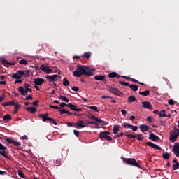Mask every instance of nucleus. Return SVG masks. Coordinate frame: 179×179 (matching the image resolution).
I'll use <instances>...</instances> for the list:
<instances>
[{"instance_id": "obj_19", "label": "nucleus", "mask_w": 179, "mask_h": 179, "mask_svg": "<svg viewBox=\"0 0 179 179\" xmlns=\"http://www.w3.org/2000/svg\"><path fill=\"white\" fill-rule=\"evenodd\" d=\"M139 129H141V132H146L149 131V126L147 124H141L140 125Z\"/></svg>"}, {"instance_id": "obj_28", "label": "nucleus", "mask_w": 179, "mask_h": 179, "mask_svg": "<svg viewBox=\"0 0 179 179\" xmlns=\"http://www.w3.org/2000/svg\"><path fill=\"white\" fill-rule=\"evenodd\" d=\"M129 87L133 90V92H136L138 89V85H135L134 84H131L129 85Z\"/></svg>"}, {"instance_id": "obj_23", "label": "nucleus", "mask_w": 179, "mask_h": 179, "mask_svg": "<svg viewBox=\"0 0 179 179\" xmlns=\"http://www.w3.org/2000/svg\"><path fill=\"white\" fill-rule=\"evenodd\" d=\"M94 79H95V80H104L106 79V76L105 75H102V76L97 75L94 77Z\"/></svg>"}, {"instance_id": "obj_11", "label": "nucleus", "mask_w": 179, "mask_h": 179, "mask_svg": "<svg viewBox=\"0 0 179 179\" xmlns=\"http://www.w3.org/2000/svg\"><path fill=\"white\" fill-rule=\"evenodd\" d=\"M86 124H83V120H78L76 123H74V128L79 129V128H85Z\"/></svg>"}, {"instance_id": "obj_17", "label": "nucleus", "mask_w": 179, "mask_h": 179, "mask_svg": "<svg viewBox=\"0 0 179 179\" xmlns=\"http://www.w3.org/2000/svg\"><path fill=\"white\" fill-rule=\"evenodd\" d=\"M148 139H151V141H153V142H157V141H159V139H160V138H159V136L155 135V134L150 132Z\"/></svg>"}, {"instance_id": "obj_15", "label": "nucleus", "mask_w": 179, "mask_h": 179, "mask_svg": "<svg viewBox=\"0 0 179 179\" xmlns=\"http://www.w3.org/2000/svg\"><path fill=\"white\" fill-rule=\"evenodd\" d=\"M34 83L37 86H41V85L44 83V78H35L34 80Z\"/></svg>"}, {"instance_id": "obj_52", "label": "nucleus", "mask_w": 179, "mask_h": 179, "mask_svg": "<svg viewBox=\"0 0 179 179\" xmlns=\"http://www.w3.org/2000/svg\"><path fill=\"white\" fill-rule=\"evenodd\" d=\"M45 72H46V73H51V72H52V69H50V67L48 66L45 70Z\"/></svg>"}, {"instance_id": "obj_50", "label": "nucleus", "mask_w": 179, "mask_h": 179, "mask_svg": "<svg viewBox=\"0 0 179 179\" xmlns=\"http://www.w3.org/2000/svg\"><path fill=\"white\" fill-rule=\"evenodd\" d=\"M130 129H132L135 132L138 131V127L131 124V126L130 127Z\"/></svg>"}, {"instance_id": "obj_61", "label": "nucleus", "mask_w": 179, "mask_h": 179, "mask_svg": "<svg viewBox=\"0 0 179 179\" xmlns=\"http://www.w3.org/2000/svg\"><path fill=\"white\" fill-rule=\"evenodd\" d=\"M153 118H152V117L150 116H148L147 117V121H148V122H152Z\"/></svg>"}, {"instance_id": "obj_63", "label": "nucleus", "mask_w": 179, "mask_h": 179, "mask_svg": "<svg viewBox=\"0 0 179 179\" xmlns=\"http://www.w3.org/2000/svg\"><path fill=\"white\" fill-rule=\"evenodd\" d=\"M60 107H68V104L62 102L60 103Z\"/></svg>"}, {"instance_id": "obj_22", "label": "nucleus", "mask_w": 179, "mask_h": 179, "mask_svg": "<svg viewBox=\"0 0 179 179\" xmlns=\"http://www.w3.org/2000/svg\"><path fill=\"white\" fill-rule=\"evenodd\" d=\"M108 78H117V79H120L121 76L118 75V73L115 72H112L108 74Z\"/></svg>"}, {"instance_id": "obj_16", "label": "nucleus", "mask_w": 179, "mask_h": 179, "mask_svg": "<svg viewBox=\"0 0 179 179\" xmlns=\"http://www.w3.org/2000/svg\"><path fill=\"white\" fill-rule=\"evenodd\" d=\"M88 118H90V120H94V121H96V122H99V124H101V122H103V120H101V119L97 118L96 116H94L92 113H90L88 115Z\"/></svg>"}, {"instance_id": "obj_36", "label": "nucleus", "mask_w": 179, "mask_h": 179, "mask_svg": "<svg viewBox=\"0 0 179 179\" xmlns=\"http://www.w3.org/2000/svg\"><path fill=\"white\" fill-rule=\"evenodd\" d=\"M162 157L165 159L166 160L169 159L170 157V154L169 152H165L162 154Z\"/></svg>"}, {"instance_id": "obj_21", "label": "nucleus", "mask_w": 179, "mask_h": 179, "mask_svg": "<svg viewBox=\"0 0 179 179\" xmlns=\"http://www.w3.org/2000/svg\"><path fill=\"white\" fill-rule=\"evenodd\" d=\"M12 120V116L9 114H7L3 117V121L4 122H8V121H10Z\"/></svg>"}, {"instance_id": "obj_44", "label": "nucleus", "mask_w": 179, "mask_h": 179, "mask_svg": "<svg viewBox=\"0 0 179 179\" xmlns=\"http://www.w3.org/2000/svg\"><path fill=\"white\" fill-rule=\"evenodd\" d=\"M20 65H27V60L22 59L19 62Z\"/></svg>"}, {"instance_id": "obj_48", "label": "nucleus", "mask_w": 179, "mask_h": 179, "mask_svg": "<svg viewBox=\"0 0 179 179\" xmlns=\"http://www.w3.org/2000/svg\"><path fill=\"white\" fill-rule=\"evenodd\" d=\"M119 84L122 85L123 86H129V83H127V82L120 81Z\"/></svg>"}, {"instance_id": "obj_7", "label": "nucleus", "mask_w": 179, "mask_h": 179, "mask_svg": "<svg viewBox=\"0 0 179 179\" xmlns=\"http://www.w3.org/2000/svg\"><path fill=\"white\" fill-rule=\"evenodd\" d=\"M6 150H8V148L0 143V155L3 156L5 159H9V157L6 155Z\"/></svg>"}, {"instance_id": "obj_55", "label": "nucleus", "mask_w": 179, "mask_h": 179, "mask_svg": "<svg viewBox=\"0 0 179 179\" xmlns=\"http://www.w3.org/2000/svg\"><path fill=\"white\" fill-rule=\"evenodd\" d=\"M168 103L169 104V106H174V100L173 99H170L169 101H168Z\"/></svg>"}, {"instance_id": "obj_53", "label": "nucleus", "mask_w": 179, "mask_h": 179, "mask_svg": "<svg viewBox=\"0 0 179 179\" xmlns=\"http://www.w3.org/2000/svg\"><path fill=\"white\" fill-rule=\"evenodd\" d=\"M71 90H73V92H79V87L76 86L72 87Z\"/></svg>"}, {"instance_id": "obj_20", "label": "nucleus", "mask_w": 179, "mask_h": 179, "mask_svg": "<svg viewBox=\"0 0 179 179\" xmlns=\"http://www.w3.org/2000/svg\"><path fill=\"white\" fill-rule=\"evenodd\" d=\"M18 91L20 93L22 94V96H27V91L24 90V87H18Z\"/></svg>"}, {"instance_id": "obj_33", "label": "nucleus", "mask_w": 179, "mask_h": 179, "mask_svg": "<svg viewBox=\"0 0 179 179\" xmlns=\"http://www.w3.org/2000/svg\"><path fill=\"white\" fill-rule=\"evenodd\" d=\"M159 118H163V117H166V110H162L159 113Z\"/></svg>"}, {"instance_id": "obj_42", "label": "nucleus", "mask_w": 179, "mask_h": 179, "mask_svg": "<svg viewBox=\"0 0 179 179\" xmlns=\"http://www.w3.org/2000/svg\"><path fill=\"white\" fill-rule=\"evenodd\" d=\"M99 125V123H97V122H88L87 123L85 124L86 127H87V125Z\"/></svg>"}, {"instance_id": "obj_41", "label": "nucleus", "mask_w": 179, "mask_h": 179, "mask_svg": "<svg viewBox=\"0 0 179 179\" xmlns=\"http://www.w3.org/2000/svg\"><path fill=\"white\" fill-rule=\"evenodd\" d=\"M91 55H92V54H90V52H85L83 55V56H82V57H83V58L84 57V58L89 59V58H90Z\"/></svg>"}, {"instance_id": "obj_31", "label": "nucleus", "mask_w": 179, "mask_h": 179, "mask_svg": "<svg viewBox=\"0 0 179 179\" xmlns=\"http://www.w3.org/2000/svg\"><path fill=\"white\" fill-rule=\"evenodd\" d=\"M3 106H6V107H8V106H15V101H9V102H4L3 103Z\"/></svg>"}, {"instance_id": "obj_8", "label": "nucleus", "mask_w": 179, "mask_h": 179, "mask_svg": "<svg viewBox=\"0 0 179 179\" xmlns=\"http://www.w3.org/2000/svg\"><path fill=\"white\" fill-rule=\"evenodd\" d=\"M172 152L176 157H179V143H176L173 145Z\"/></svg>"}, {"instance_id": "obj_24", "label": "nucleus", "mask_w": 179, "mask_h": 179, "mask_svg": "<svg viewBox=\"0 0 179 179\" xmlns=\"http://www.w3.org/2000/svg\"><path fill=\"white\" fill-rule=\"evenodd\" d=\"M25 110L29 111V113H31L32 114H34L37 111V109L34 107H27L25 108Z\"/></svg>"}, {"instance_id": "obj_40", "label": "nucleus", "mask_w": 179, "mask_h": 179, "mask_svg": "<svg viewBox=\"0 0 179 179\" xmlns=\"http://www.w3.org/2000/svg\"><path fill=\"white\" fill-rule=\"evenodd\" d=\"M59 99L62 100V101H66V103H69V99L66 98V96H59Z\"/></svg>"}, {"instance_id": "obj_27", "label": "nucleus", "mask_w": 179, "mask_h": 179, "mask_svg": "<svg viewBox=\"0 0 179 179\" xmlns=\"http://www.w3.org/2000/svg\"><path fill=\"white\" fill-rule=\"evenodd\" d=\"M30 87V85H29L28 83H26L24 84V89L27 93H31V92H33V90H31V88H29Z\"/></svg>"}, {"instance_id": "obj_2", "label": "nucleus", "mask_w": 179, "mask_h": 179, "mask_svg": "<svg viewBox=\"0 0 179 179\" xmlns=\"http://www.w3.org/2000/svg\"><path fill=\"white\" fill-rule=\"evenodd\" d=\"M121 159L124 164H128V166H132L133 167H138V169H141V164L136 162L135 158H125L122 157Z\"/></svg>"}, {"instance_id": "obj_25", "label": "nucleus", "mask_w": 179, "mask_h": 179, "mask_svg": "<svg viewBox=\"0 0 179 179\" xmlns=\"http://www.w3.org/2000/svg\"><path fill=\"white\" fill-rule=\"evenodd\" d=\"M113 131V134L115 135H117L118 134V131H120V125L118 124L114 125Z\"/></svg>"}, {"instance_id": "obj_35", "label": "nucleus", "mask_w": 179, "mask_h": 179, "mask_svg": "<svg viewBox=\"0 0 179 179\" xmlns=\"http://www.w3.org/2000/svg\"><path fill=\"white\" fill-rule=\"evenodd\" d=\"M124 136H127V138H129V139H135V138H136V135L134 134H125Z\"/></svg>"}, {"instance_id": "obj_39", "label": "nucleus", "mask_w": 179, "mask_h": 179, "mask_svg": "<svg viewBox=\"0 0 179 179\" xmlns=\"http://www.w3.org/2000/svg\"><path fill=\"white\" fill-rule=\"evenodd\" d=\"M178 169H179V162H176V164H174L172 166V169L173 170H178Z\"/></svg>"}, {"instance_id": "obj_18", "label": "nucleus", "mask_w": 179, "mask_h": 179, "mask_svg": "<svg viewBox=\"0 0 179 179\" xmlns=\"http://www.w3.org/2000/svg\"><path fill=\"white\" fill-rule=\"evenodd\" d=\"M29 72H30L29 70H25L24 71H23V70H18L17 73L22 78V76H24V75H29Z\"/></svg>"}, {"instance_id": "obj_47", "label": "nucleus", "mask_w": 179, "mask_h": 179, "mask_svg": "<svg viewBox=\"0 0 179 179\" xmlns=\"http://www.w3.org/2000/svg\"><path fill=\"white\" fill-rule=\"evenodd\" d=\"M136 138H137L138 141H143V137H142V134H136Z\"/></svg>"}, {"instance_id": "obj_58", "label": "nucleus", "mask_w": 179, "mask_h": 179, "mask_svg": "<svg viewBox=\"0 0 179 179\" xmlns=\"http://www.w3.org/2000/svg\"><path fill=\"white\" fill-rule=\"evenodd\" d=\"M3 100H5V94L0 96V103H2Z\"/></svg>"}, {"instance_id": "obj_62", "label": "nucleus", "mask_w": 179, "mask_h": 179, "mask_svg": "<svg viewBox=\"0 0 179 179\" xmlns=\"http://www.w3.org/2000/svg\"><path fill=\"white\" fill-rule=\"evenodd\" d=\"M33 97L31 96V95H28L26 98L25 100H32Z\"/></svg>"}, {"instance_id": "obj_3", "label": "nucleus", "mask_w": 179, "mask_h": 179, "mask_svg": "<svg viewBox=\"0 0 179 179\" xmlns=\"http://www.w3.org/2000/svg\"><path fill=\"white\" fill-rule=\"evenodd\" d=\"M38 117H39V118L42 119V121H43V122L49 121L50 122H52L53 125H57V123L55 121V120H54V118L49 117L48 113L39 114Z\"/></svg>"}, {"instance_id": "obj_56", "label": "nucleus", "mask_w": 179, "mask_h": 179, "mask_svg": "<svg viewBox=\"0 0 179 179\" xmlns=\"http://www.w3.org/2000/svg\"><path fill=\"white\" fill-rule=\"evenodd\" d=\"M15 110H18L20 108V105H19L18 103H15Z\"/></svg>"}, {"instance_id": "obj_5", "label": "nucleus", "mask_w": 179, "mask_h": 179, "mask_svg": "<svg viewBox=\"0 0 179 179\" xmlns=\"http://www.w3.org/2000/svg\"><path fill=\"white\" fill-rule=\"evenodd\" d=\"M108 135H111V133L108 131H101L99 136L101 140L105 139L106 141H113V138Z\"/></svg>"}, {"instance_id": "obj_6", "label": "nucleus", "mask_w": 179, "mask_h": 179, "mask_svg": "<svg viewBox=\"0 0 179 179\" xmlns=\"http://www.w3.org/2000/svg\"><path fill=\"white\" fill-rule=\"evenodd\" d=\"M6 142H8L10 145H14V146H21L22 143L20 141H17L12 137H8L6 139Z\"/></svg>"}, {"instance_id": "obj_30", "label": "nucleus", "mask_w": 179, "mask_h": 179, "mask_svg": "<svg viewBox=\"0 0 179 179\" xmlns=\"http://www.w3.org/2000/svg\"><path fill=\"white\" fill-rule=\"evenodd\" d=\"M0 62L1 64H5V65H12V64L7 62L6 59L3 57H0Z\"/></svg>"}, {"instance_id": "obj_34", "label": "nucleus", "mask_w": 179, "mask_h": 179, "mask_svg": "<svg viewBox=\"0 0 179 179\" xmlns=\"http://www.w3.org/2000/svg\"><path fill=\"white\" fill-rule=\"evenodd\" d=\"M11 78H13V79H22V78L20 77V76L18 75L17 73H13Z\"/></svg>"}, {"instance_id": "obj_64", "label": "nucleus", "mask_w": 179, "mask_h": 179, "mask_svg": "<svg viewBox=\"0 0 179 179\" xmlns=\"http://www.w3.org/2000/svg\"><path fill=\"white\" fill-rule=\"evenodd\" d=\"M121 113H122V115H127V110L125 109H122L121 110Z\"/></svg>"}, {"instance_id": "obj_10", "label": "nucleus", "mask_w": 179, "mask_h": 179, "mask_svg": "<svg viewBox=\"0 0 179 179\" xmlns=\"http://www.w3.org/2000/svg\"><path fill=\"white\" fill-rule=\"evenodd\" d=\"M141 104L143 108H147V110H152V108H153V106H152V103L149 101H144L141 102Z\"/></svg>"}, {"instance_id": "obj_26", "label": "nucleus", "mask_w": 179, "mask_h": 179, "mask_svg": "<svg viewBox=\"0 0 179 179\" xmlns=\"http://www.w3.org/2000/svg\"><path fill=\"white\" fill-rule=\"evenodd\" d=\"M139 94H140L141 96H149V94H150V91L149 90H146L144 91V92H139Z\"/></svg>"}, {"instance_id": "obj_54", "label": "nucleus", "mask_w": 179, "mask_h": 179, "mask_svg": "<svg viewBox=\"0 0 179 179\" xmlns=\"http://www.w3.org/2000/svg\"><path fill=\"white\" fill-rule=\"evenodd\" d=\"M32 106H34V107H38V101H34L32 103Z\"/></svg>"}, {"instance_id": "obj_12", "label": "nucleus", "mask_w": 179, "mask_h": 179, "mask_svg": "<svg viewBox=\"0 0 179 179\" xmlns=\"http://www.w3.org/2000/svg\"><path fill=\"white\" fill-rule=\"evenodd\" d=\"M108 91L110 92V93H113V94H115L116 96H120L121 95V92L117 88L110 87L108 88Z\"/></svg>"}, {"instance_id": "obj_43", "label": "nucleus", "mask_w": 179, "mask_h": 179, "mask_svg": "<svg viewBox=\"0 0 179 179\" xmlns=\"http://www.w3.org/2000/svg\"><path fill=\"white\" fill-rule=\"evenodd\" d=\"M48 66H47L45 64H42V65H41L39 69H40L41 71H43V72H45L46 68H48Z\"/></svg>"}, {"instance_id": "obj_14", "label": "nucleus", "mask_w": 179, "mask_h": 179, "mask_svg": "<svg viewBox=\"0 0 179 179\" xmlns=\"http://www.w3.org/2000/svg\"><path fill=\"white\" fill-rule=\"evenodd\" d=\"M146 145H148V146H150V148H152L153 149H156L157 150H161L162 148H160V146H159L157 144H155L152 142H147Z\"/></svg>"}, {"instance_id": "obj_45", "label": "nucleus", "mask_w": 179, "mask_h": 179, "mask_svg": "<svg viewBox=\"0 0 179 179\" xmlns=\"http://www.w3.org/2000/svg\"><path fill=\"white\" fill-rule=\"evenodd\" d=\"M17 173H18L19 177H20L21 178H24V173H23L22 171L18 170Z\"/></svg>"}, {"instance_id": "obj_46", "label": "nucleus", "mask_w": 179, "mask_h": 179, "mask_svg": "<svg viewBox=\"0 0 179 179\" xmlns=\"http://www.w3.org/2000/svg\"><path fill=\"white\" fill-rule=\"evenodd\" d=\"M50 108H54V110H61V108L58 106L49 105Z\"/></svg>"}, {"instance_id": "obj_37", "label": "nucleus", "mask_w": 179, "mask_h": 179, "mask_svg": "<svg viewBox=\"0 0 179 179\" xmlns=\"http://www.w3.org/2000/svg\"><path fill=\"white\" fill-rule=\"evenodd\" d=\"M63 85L64 86H69V80H68V78L63 79Z\"/></svg>"}, {"instance_id": "obj_59", "label": "nucleus", "mask_w": 179, "mask_h": 179, "mask_svg": "<svg viewBox=\"0 0 179 179\" xmlns=\"http://www.w3.org/2000/svg\"><path fill=\"white\" fill-rule=\"evenodd\" d=\"M73 134L76 136H79V131L73 130Z\"/></svg>"}, {"instance_id": "obj_29", "label": "nucleus", "mask_w": 179, "mask_h": 179, "mask_svg": "<svg viewBox=\"0 0 179 179\" xmlns=\"http://www.w3.org/2000/svg\"><path fill=\"white\" fill-rule=\"evenodd\" d=\"M136 101V98L134 96H130L128 97L129 103H134Z\"/></svg>"}, {"instance_id": "obj_57", "label": "nucleus", "mask_w": 179, "mask_h": 179, "mask_svg": "<svg viewBox=\"0 0 179 179\" xmlns=\"http://www.w3.org/2000/svg\"><path fill=\"white\" fill-rule=\"evenodd\" d=\"M20 139H22V141H27V139H29V138L27 137V135H24L23 136H22L20 138Z\"/></svg>"}, {"instance_id": "obj_13", "label": "nucleus", "mask_w": 179, "mask_h": 179, "mask_svg": "<svg viewBox=\"0 0 179 179\" xmlns=\"http://www.w3.org/2000/svg\"><path fill=\"white\" fill-rule=\"evenodd\" d=\"M67 107L72 110L73 111H77L78 113L82 111V108H78V106L73 105L72 103H67Z\"/></svg>"}, {"instance_id": "obj_49", "label": "nucleus", "mask_w": 179, "mask_h": 179, "mask_svg": "<svg viewBox=\"0 0 179 179\" xmlns=\"http://www.w3.org/2000/svg\"><path fill=\"white\" fill-rule=\"evenodd\" d=\"M131 124H128V123H124L123 124V127H124V128H126V129H131Z\"/></svg>"}, {"instance_id": "obj_32", "label": "nucleus", "mask_w": 179, "mask_h": 179, "mask_svg": "<svg viewBox=\"0 0 179 179\" xmlns=\"http://www.w3.org/2000/svg\"><path fill=\"white\" fill-rule=\"evenodd\" d=\"M88 108H90V110H92L93 111H95L96 113H99V111H100V110L99 109V108L97 106H89Z\"/></svg>"}, {"instance_id": "obj_9", "label": "nucleus", "mask_w": 179, "mask_h": 179, "mask_svg": "<svg viewBox=\"0 0 179 179\" xmlns=\"http://www.w3.org/2000/svg\"><path fill=\"white\" fill-rule=\"evenodd\" d=\"M46 79L49 80V82H55L58 80V79H61L60 76H58L57 74L52 75V76H46Z\"/></svg>"}, {"instance_id": "obj_51", "label": "nucleus", "mask_w": 179, "mask_h": 179, "mask_svg": "<svg viewBox=\"0 0 179 179\" xmlns=\"http://www.w3.org/2000/svg\"><path fill=\"white\" fill-rule=\"evenodd\" d=\"M66 124L69 128H71V127H75V123L67 122Z\"/></svg>"}, {"instance_id": "obj_38", "label": "nucleus", "mask_w": 179, "mask_h": 179, "mask_svg": "<svg viewBox=\"0 0 179 179\" xmlns=\"http://www.w3.org/2000/svg\"><path fill=\"white\" fill-rule=\"evenodd\" d=\"M59 113H60L61 115H62V114H67V115H69V111H68L65 109H62V110H59Z\"/></svg>"}, {"instance_id": "obj_60", "label": "nucleus", "mask_w": 179, "mask_h": 179, "mask_svg": "<svg viewBox=\"0 0 179 179\" xmlns=\"http://www.w3.org/2000/svg\"><path fill=\"white\" fill-rule=\"evenodd\" d=\"M22 82H23V80L20 79H17V80L15 81L14 85H16V83H22Z\"/></svg>"}, {"instance_id": "obj_4", "label": "nucleus", "mask_w": 179, "mask_h": 179, "mask_svg": "<svg viewBox=\"0 0 179 179\" xmlns=\"http://www.w3.org/2000/svg\"><path fill=\"white\" fill-rule=\"evenodd\" d=\"M177 128L174 127V130L171 131L169 141L170 142L174 143L177 141V138H178V131L176 130Z\"/></svg>"}, {"instance_id": "obj_1", "label": "nucleus", "mask_w": 179, "mask_h": 179, "mask_svg": "<svg viewBox=\"0 0 179 179\" xmlns=\"http://www.w3.org/2000/svg\"><path fill=\"white\" fill-rule=\"evenodd\" d=\"M82 75H85L86 76H92L93 71L90 70V67L79 65L77 66L76 70L73 72V76L76 78H80Z\"/></svg>"}]
</instances>
